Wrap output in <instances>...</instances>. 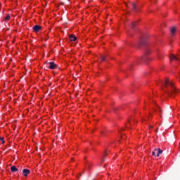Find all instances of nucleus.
Returning a JSON list of instances; mask_svg holds the SVG:
<instances>
[{
	"mask_svg": "<svg viewBox=\"0 0 180 180\" xmlns=\"http://www.w3.org/2000/svg\"><path fill=\"white\" fill-rule=\"evenodd\" d=\"M162 90L165 92H167L169 95H176L179 92L175 87L174 83L169 81V79H165Z\"/></svg>",
	"mask_w": 180,
	"mask_h": 180,
	"instance_id": "obj_1",
	"label": "nucleus"
},
{
	"mask_svg": "<svg viewBox=\"0 0 180 180\" xmlns=\"http://www.w3.org/2000/svg\"><path fill=\"white\" fill-rule=\"evenodd\" d=\"M134 124H136V120H134V118H132L126 124V127L127 129H131V127L134 126Z\"/></svg>",
	"mask_w": 180,
	"mask_h": 180,
	"instance_id": "obj_2",
	"label": "nucleus"
},
{
	"mask_svg": "<svg viewBox=\"0 0 180 180\" xmlns=\"http://www.w3.org/2000/svg\"><path fill=\"white\" fill-rule=\"evenodd\" d=\"M162 153V150H160V148L155 149L154 151L152 152V155L153 157H160V154Z\"/></svg>",
	"mask_w": 180,
	"mask_h": 180,
	"instance_id": "obj_3",
	"label": "nucleus"
},
{
	"mask_svg": "<svg viewBox=\"0 0 180 180\" xmlns=\"http://www.w3.org/2000/svg\"><path fill=\"white\" fill-rule=\"evenodd\" d=\"M49 68H50V70H56V68H58V65L54 63V62H49Z\"/></svg>",
	"mask_w": 180,
	"mask_h": 180,
	"instance_id": "obj_4",
	"label": "nucleus"
},
{
	"mask_svg": "<svg viewBox=\"0 0 180 180\" xmlns=\"http://www.w3.org/2000/svg\"><path fill=\"white\" fill-rule=\"evenodd\" d=\"M33 30H34V32L37 33V32H40V30H41V26L35 25V26L33 27Z\"/></svg>",
	"mask_w": 180,
	"mask_h": 180,
	"instance_id": "obj_5",
	"label": "nucleus"
},
{
	"mask_svg": "<svg viewBox=\"0 0 180 180\" xmlns=\"http://www.w3.org/2000/svg\"><path fill=\"white\" fill-rule=\"evenodd\" d=\"M30 174V169H22V174L24 176H27V175H29Z\"/></svg>",
	"mask_w": 180,
	"mask_h": 180,
	"instance_id": "obj_6",
	"label": "nucleus"
},
{
	"mask_svg": "<svg viewBox=\"0 0 180 180\" xmlns=\"http://www.w3.org/2000/svg\"><path fill=\"white\" fill-rule=\"evenodd\" d=\"M170 60H171V61H174V60L176 61V60H179V57H178L175 55H171L170 56Z\"/></svg>",
	"mask_w": 180,
	"mask_h": 180,
	"instance_id": "obj_7",
	"label": "nucleus"
},
{
	"mask_svg": "<svg viewBox=\"0 0 180 180\" xmlns=\"http://www.w3.org/2000/svg\"><path fill=\"white\" fill-rule=\"evenodd\" d=\"M69 38L70 39V41H76V40H77V37H75V34L70 35Z\"/></svg>",
	"mask_w": 180,
	"mask_h": 180,
	"instance_id": "obj_8",
	"label": "nucleus"
},
{
	"mask_svg": "<svg viewBox=\"0 0 180 180\" xmlns=\"http://www.w3.org/2000/svg\"><path fill=\"white\" fill-rule=\"evenodd\" d=\"M170 32H171V34L172 36H174V34H175V33L176 32V28L174 27H172L171 30H170Z\"/></svg>",
	"mask_w": 180,
	"mask_h": 180,
	"instance_id": "obj_9",
	"label": "nucleus"
},
{
	"mask_svg": "<svg viewBox=\"0 0 180 180\" xmlns=\"http://www.w3.org/2000/svg\"><path fill=\"white\" fill-rule=\"evenodd\" d=\"M18 168L16 167V166H12L11 167V172H18Z\"/></svg>",
	"mask_w": 180,
	"mask_h": 180,
	"instance_id": "obj_10",
	"label": "nucleus"
},
{
	"mask_svg": "<svg viewBox=\"0 0 180 180\" xmlns=\"http://www.w3.org/2000/svg\"><path fill=\"white\" fill-rule=\"evenodd\" d=\"M107 157H109V153L108 150H105L103 153V158H106Z\"/></svg>",
	"mask_w": 180,
	"mask_h": 180,
	"instance_id": "obj_11",
	"label": "nucleus"
},
{
	"mask_svg": "<svg viewBox=\"0 0 180 180\" xmlns=\"http://www.w3.org/2000/svg\"><path fill=\"white\" fill-rule=\"evenodd\" d=\"M0 144H5V140L4 138L0 137Z\"/></svg>",
	"mask_w": 180,
	"mask_h": 180,
	"instance_id": "obj_12",
	"label": "nucleus"
},
{
	"mask_svg": "<svg viewBox=\"0 0 180 180\" xmlns=\"http://www.w3.org/2000/svg\"><path fill=\"white\" fill-rule=\"evenodd\" d=\"M9 19H11V15H7L4 18V20H9Z\"/></svg>",
	"mask_w": 180,
	"mask_h": 180,
	"instance_id": "obj_13",
	"label": "nucleus"
},
{
	"mask_svg": "<svg viewBox=\"0 0 180 180\" xmlns=\"http://www.w3.org/2000/svg\"><path fill=\"white\" fill-rule=\"evenodd\" d=\"M132 6H133V10L134 11H137L136 4L133 3Z\"/></svg>",
	"mask_w": 180,
	"mask_h": 180,
	"instance_id": "obj_14",
	"label": "nucleus"
},
{
	"mask_svg": "<svg viewBox=\"0 0 180 180\" xmlns=\"http://www.w3.org/2000/svg\"><path fill=\"white\" fill-rule=\"evenodd\" d=\"M146 54H147V55L151 54V50H150V49L146 50Z\"/></svg>",
	"mask_w": 180,
	"mask_h": 180,
	"instance_id": "obj_15",
	"label": "nucleus"
},
{
	"mask_svg": "<svg viewBox=\"0 0 180 180\" xmlns=\"http://www.w3.org/2000/svg\"><path fill=\"white\" fill-rule=\"evenodd\" d=\"M155 110L158 111V112H161V108H160V107H156L155 108Z\"/></svg>",
	"mask_w": 180,
	"mask_h": 180,
	"instance_id": "obj_16",
	"label": "nucleus"
},
{
	"mask_svg": "<svg viewBox=\"0 0 180 180\" xmlns=\"http://www.w3.org/2000/svg\"><path fill=\"white\" fill-rule=\"evenodd\" d=\"M136 22H133L132 23H131V27L132 28H134V27H136Z\"/></svg>",
	"mask_w": 180,
	"mask_h": 180,
	"instance_id": "obj_17",
	"label": "nucleus"
},
{
	"mask_svg": "<svg viewBox=\"0 0 180 180\" xmlns=\"http://www.w3.org/2000/svg\"><path fill=\"white\" fill-rule=\"evenodd\" d=\"M101 61H105V56H102L101 57Z\"/></svg>",
	"mask_w": 180,
	"mask_h": 180,
	"instance_id": "obj_18",
	"label": "nucleus"
},
{
	"mask_svg": "<svg viewBox=\"0 0 180 180\" xmlns=\"http://www.w3.org/2000/svg\"><path fill=\"white\" fill-rule=\"evenodd\" d=\"M44 40H49V34H46Z\"/></svg>",
	"mask_w": 180,
	"mask_h": 180,
	"instance_id": "obj_19",
	"label": "nucleus"
},
{
	"mask_svg": "<svg viewBox=\"0 0 180 180\" xmlns=\"http://www.w3.org/2000/svg\"><path fill=\"white\" fill-rule=\"evenodd\" d=\"M81 176H82V174H81V173H80V174H79V176H78V175L77 176V179H79Z\"/></svg>",
	"mask_w": 180,
	"mask_h": 180,
	"instance_id": "obj_20",
	"label": "nucleus"
},
{
	"mask_svg": "<svg viewBox=\"0 0 180 180\" xmlns=\"http://www.w3.org/2000/svg\"><path fill=\"white\" fill-rule=\"evenodd\" d=\"M142 122L144 123L146 122V119H143Z\"/></svg>",
	"mask_w": 180,
	"mask_h": 180,
	"instance_id": "obj_21",
	"label": "nucleus"
},
{
	"mask_svg": "<svg viewBox=\"0 0 180 180\" xmlns=\"http://www.w3.org/2000/svg\"><path fill=\"white\" fill-rule=\"evenodd\" d=\"M153 126H150V129H153Z\"/></svg>",
	"mask_w": 180,
	"mask_h": 180,
	"instance_id": "obj_22",
	"label": "nucleus"
},
{
	"mask_svg": "<svg viewBox=\"0 0 180 180\" xmlns=\"http://www.w3.org/2000/svg\"><path fill=\"white\" fill-rule=\"evenodd\" d=\"M152 102H153L154 103H155V101H152Z\"/></svg>",
	"mask_w": 180,
	"mask_h": 180,
	"instance_id": "obj_23",
	"label": "nucleus"
}]
</instances>
